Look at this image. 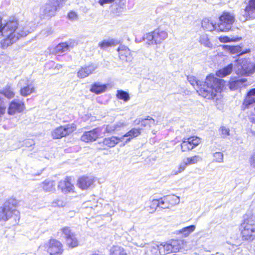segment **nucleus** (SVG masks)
<instances>
[{
	"label": "nucleus",
	"instance_id": "nucleus-1",
	"mask_svg": "<svg viewBox=\"0 0 255 255\" xmlns=\"http://www.w3.org/2000/svg\"><path fill=\"white\" fill-rule=\"evenodd\" d=\"M187 79L192 86H197L196 90L199 96L209 100L217 97L227 85L225 80L217 78L213 73L208 74L204 81L198 80L193 76L188 77Z\"/></svg>",
	"mask_w": 255,
	"mask_h": 255
},
{
	"label": "nucleus",
	"instance_id": "nucleus-2",
	"mask_svg": "<svg viewBox=\"0 0 255 255\" xmlns=\"http://www.w3.org/2000/svg\"><path fill=\"white\" fill-rule=\"evenodd\" d=\"M35 28V24L33 22H26L18 25L17 21L14 19L4 22L0 19V33L6 37L5 42L7 45L15 42L20 37L26 36Z\"/></svg>",
	"mask_w": 255,
	"mask_h": 255
},
{
	"label": "nucleus",
	"instance_id": "nucleus-3",
	"mask_svg": "<svg viewBox=\"0 0 255 255\" xmlns=\"http://www.w3.org/2000/svg\"><path fill=\"white\" fill-rule=\"evenodd\" d=\"M18 202L14 198H10L0 206V220L6 221L13 218L15 223L20 219L19 212L16 209Z\"/></svg>",
	"mask_w": 255,
	"mask_h": 255
},
{
	"label": "nucleus",
	"instance_id": "nucleus-4",
	"mask_svg": "<svg viewBox=\"0 0 255 255\" xmlns=\"http://www.w3.org/2000/svg\"><path fill=\"white\" fill-rule=\"evenodd\" d=\"M240 230L243 241L252 242L255 240V216L253 214H245Z\"/></svg>",
	"mask_w": 255,
	"mask_h": 255
},
{
	"label": "nucleus",
	"instance_id": "nucleus-5",
	"mask_svg": "<svg viewBox=\"0 0 255 255\" xmlns=\"http://www.w3.org/2000/svg\"><path fill=\"white\" fill-rule=\"evenodd\" d=\"M180 201L179 198L174 195H168L158 199H153L147 207L149 213H153L157 208L162 209H170L177 205Z\"/></svg>",
	"mask_w": 255,
	"mask_h": 255
},
{
	"label": "nucleus",
	"instance_id": "nucleus-6",
	"mask_svg": "<svg viewBox=\"0 0 255 255\" xmlns=\"http://www.w3.org/2000/svg\"><path fill=\"white\" fill-rule=\"evenodd\" d=\"M217 23L218 32H228L232 30L233 25L235 22V15L226 10L223 11L218 17Z\"/></svg>",
	"mask_w": 255,
	"mask_h": 255
},
{
	"label": "nucleus",
	"instance_id": "nucleus-7",
	"mask_svg": "<svg viewBox=\"0 0 255 255\" xmlns=\"http://www.w3.org/2000/svg\"><path fill=\"white\" fill-rule=\"evenodd\" d=\"M186 242L184 240L172 239L168 242L162 243L159 245V250L162 255L177 253L184 247Z\"/></svg>",
	"mask_w": 255,
	"mask_h": 255
},
{
	"label": "nucleus",
	"instance_id": "nucleus-8",
	"mask_svg": "<svg viewBox=\"0 0 255 255\" xmlns=\"http://www.w3.org/2000/svg\"><path fill=\"white\" fill-rule=\"evenodd\" d=\"M168 33L165 30L158 27L152 31L146 33L143 39L146 40L149 44H158L162 43L165 39L167 38Z\"/></svg>",
	"mask_w": 255,
	"mask_h": 255
},
{
	"label": "nucleus",
	"instance_id": "nucleus-9",
	"mask_svg": "<svg viewBox=\"0 0 255 255\" xmlns=\"http://www.w3.org/2000/svg\"><path fill=\"white\" fill-rule=\"evenodd\" d=\"M201 141V138L196 135L184 137L180 144L181 151L184 153L189 152L199 146Z\"/></svg>",
	"mask_w": 255,
	"mask_h": 255
},
{
	"label": "nucleus",
	"instance_id": "nucleus-10",
	"mask_svg": "<svg viewBox=\"0 0 255 255\" xmlns=\"http://www.w3.org/2000/svg\"><path fill=\"white\" fill-rule=\"evenodd\" d=\"M64 0H49L41 8L45 16L52 17L62 6Z\"/></svg>",
	"mask_w": 255,
	"mask_h": 255
},
{
	"label": "nucleus",
	"instance_id": "nucleus-11",
	"mask_svg": "<svg viewBox=\"0 0 255 255\" xmlns=\"http://www.w3.org/2000/svg\"><path fill=\"white\" fill-rule=\"evenodd\" d=\"M239 19L242 21L255 19V0H249L239 14Z\"/></svg>",
	"mask_w": 255,
	"mask_h": 255
},
{
	"label": "nucleus",
	"instance_id": "nucleus-12",
	"mask_svg": "<svg viewBox=\"0 0 255 255\" xmlns=\"http://www.w3.org/2000/svg\"><path fill=\"white\" fill-rule=\"evenodd\" d=\"M45 246L50 255H62L64 250L63 245L60 241L56 239H50Z\"/></svg>",
	"mask_w": 255,
	"mask_h": 255
},
{
	"label": "nucleus",
	"instance_id": "nucleus-13",
	"mask_svg": "<svg viewBox=\"0 0 255 255\" xmlns=\"http://www.w3.org/2000/svg\"><path fill=\"white\" fill-rule=\"evenodd\" d=\"M76 129L74 124H68L64 126H60L55 128L52 132L53 138L59 139L73 132Z\"/></svg>",
	"mask_w": 255,
	"mask_h": 255
},
{
	"label": "nucleus",
	"instance_id": "nucleus-14",
	"mask_svg": "<svg viewBox=\"0 0 255 255\" xmlns=\"http://www.w3.org/2000/svg\"><path fill=\"white\" fill-rule=\"evenodd\" d=\"M102 130V128H97L93 130L85 131L81 137L83 141L88 142L96 140L100 136H102L101 132Z\"/></svg>",
	"mask_w": 255,
	"mask_h": 255
},
{
	"label": "nucleus",
	"instance_id": "nucleus-15",
	"mask_svg": "<svg viewBox=\"0 0 255 255\" xmlns=\"http://www.w3.org/2000/svg\"><path fill=\"white\" fill-rule=\"evenodd\" d=\"M17 86L20 88V94L23 97H26L34 92V87L29 84V81L27 79L20 80Z\"/></svg>",
	"mask_w": 255,
	"mask_h": 255
},
{
	"label": "nucleus",
	"instance_id": "nucleus-16",
	"mask_svg": "<svg viewBox=\"0 0 255 255\" xmlns=\"http://www.w3.org/2000/svg\"><path fill=\"white\" fill-rule=\"evenodd\" d=\"M25 106L22 102L14 99L9 103L7 113L9 115H13L16 113L22 112Z\"/></svg>",
	"mask_w": 255,
	"mask_h": 255
},
{
	"label": "nucleus",
	"instance_id": "nucleus-17",
	"mask_svg": "<svg viewBox=\"0 0 255 255\" xmlns=\"http://www.w3.org/2000/svg\"><path fill=\"white\" fill-rule=\"evenodd\" d=\"M97 68V65L94 63L82 66L77 72V77L80 79L86 78L93 74Z\"/></svg>",
	"mask_w": 255,
	"mask_h": 255
},
{
	"label": "nucleus",
	"instance_id": "nucleus-18",
	"mask_svg": "<svg viewBox=\"0 0 255 255\" xmlns=\"http://www.w3.org/2000/svg\"><path fill=\"white\" fill-rule=\"evenodd\" d=\"M202 27L206 31L218 32L217 23L214 22L208 18H204L201 22Z\"/></svg>",
	"mask_w": 255,
	"mask_h": 255
},
{
	"label": "nucleus",
	"instance_id": "nucleus-19",
	"mask_svg": "<svg viewBox=\"0 0 255 255\" xmlns=\"http://www.w3.org/2000/svg\"><path fill=\"white\" fill-rule=\"evenodd\" d=\"M94 179L92 177L83 176L78 180V185L82 189H87L94 182Z\"/></svg>",
	"mask_w": 255,
	"mask_h": 255
},
{
	"label": "nucleus",
	"instance_id": "nucleus-20",
	"mask_svg": "<svg viewBox=\"0 0 255 255\" xmlns=\"http://www.w3.org/2000/svg\"><path fill=\"white\" fill-rule=\"evenodd\" d=\"M74 186L70 183L67 178L64 180L60 181L58 185V189L65 194L71 192L73 190Z\"/></svg>",
	"mask_w": 255,
	"mask_h": 255
},
{
	"label": "nucleus",
	"instance_id": "nucleus-21",
	"mask_svg": "<svg viewBox=\"0 0 255 255\" xmlns=\"http://www.w3.org/2000/svg\"><path fill=\"white\" fill-rule=\"evenodd\" d=\"M107 84H102L99 82H95L91 85L90 91L96 94H100L106 91Z\"/></svg>",
	"mask_w": 255,
	"mask_h": 255
},
{
	"label": "nucleus",
	"instance_id": "nucleus-22",
	"mask_svg": "<svg viewBox=\"0 0 255 255\" xmlns=\"http://www.w3.org/2000/svg\"><path fill=\"white\" fill-rule=\"evenodd\" d=\"M74 42L72 44L71 42L68 44L67 42L61 43L57 45L54 48L55 52L61 53L69 50L70 48H73L74 45Z\"/></svg>",
	"mask_w": 255,
	"mask_h": 255
},
{
	"label": "nucleus",
	"instance_id": "nucleus-23",
	"mask_svg": "<svg viewBox=\"0 0 255 255\" xmlns=\"http://www.w3.org/2000/svg\"><path fill=\"white\" fill-rule=\"evenodd\" d=\"M232 64H229L223 68L217 70L216 72V75L217 76L221 78L225 77L230 74V73L232 72Z\"/></svg>",
	"mask_w": 255,
	"mask_h": 255
},
{
	"label": "nucleus",
	"instance_id": "nucleus-24",
	"mask_svg": "<svg viewBox=\"0 0 255 255\" xmlns=\"http://www.w3.org/2000/svg\"><path fill=\"white\" fill-rule=\"evenodd\" d=\"M247 79H240L236 80H230L229 82V87L232 91H235L241 88L243 84L247 82Z\"/></svg>",
	"mask_w": 255,
	"mask_h": 255
},
{
	"label": "nucleus",
	"instance_id": "nucleus-25",
	"mask_svg": "<svg viewBox=\"0 0 255 255\" xmlns=\"http://www.w3.org/2000/svg\"><path fill=\"white\" fill-rule=\"evenodd\" d=\"M118 43L119 41L118 40L111 38L107 40H104L102 42L99 43V46L101 49H105L107 47L115 46Z\"/></svg>",
	"mask_w": 255,
	"mask_h": 255
},
{
	"label": "nucleus",
	"instance_id": "nucleus-26",
	"mask_svg": "<svg viewBox=\"0 0 255 255\" xmlns=\"http://www.w3.org/2000/svg\"><path fill=\"white\" fill-rule=\"evenodd\" d=\"M65 242L66 245L71 248H75L79 245V242L75 234L66 239Z\"/></svg>",
	"mask_w": 255,
	"mask_h": 255
},
{
	"label": "nucleus",
	"instance_id": "nucleus-27",
	"mask_svg": "<svg viewBox=\"0 0 255 255\" xmlns=\"http://www.w3.org/2000/svg\"><path fill=\"white\" fill-rule=\"evenodd\" d=\"M120 140L121 138L116 136H112L110 138H105L103 141V144L105 145H107L108 147H114Z\"/></svg>",
	"mask_w": 255,
	"mask_h": 255
},
{
	"label": "nucleus",
	"instance_id": "nucleus-28",
	"mask_svg": "<svg viewBox=\"0 0 255 255\" xmlns=\"http://www.w3.org/2000/svg\"><path fill=\"white\" fill-rule=\"evenodd\" d=\"M0 93L7 99H11L14 96L13 89L10 86H6L0 91Z\"/></svg>",
	"mask_w": 255,
	"mask_h": 255
},
{
	"label": "nucleus",
	"instance_id": "nucleus-29",
	"mask_svg": "<svg viewBox=\"0 0 255 255\" xmlns=\"http://www.w3.org/2000/svg\"><path fill=\"white\" fill-rule=\"evenodd\" d=\"M55 183L53 180H45L42 183V187L46 192H52L55 190Z\"/></svg>",
	"mask_w": 255,
	"mask_h": 255
},
{
	"label": "nucleus",
	"instance_id": "nucleus-30",
	"mask_svg": "<svg viewBox=\"0 0 255 255\" xmlns=\"http://www.w3.org/2000/svg\"><path fill=\"white\" fill-rule=\"evenodd\" d=\"M199 160V156L197 155H194L186 157L183 162L187 166L190 165L196 164Z\"/></svg>",
	"mask_w": 255,
	"mask_h": 255
},
{
	"label": "nucleus",
	"instance_id": "nucleus-31",
	"mask_svg": "<svg viewBox=\"0 0 255 255\" xmlns=\"http://www.w3.org/2000/svg\"><path fill=\"white\" fill-rule=\"evenodd\" d=\"M111 255H127L123 248L119 246H114L110 250Z\"/></svg>",
	"mask_w": 255,
	"mask_h": 255
},
{
	"label": "nucleus",
	"instance_id": "nucleus-32",
	"mask_svg": "<svg viewBox=\"0 0 255 255\" xmlns=\"http://www.w3.org/2000/svg\"><path fill=\"white\" fill-rule=\"evenodd\" d=\"M60 231L62 233V237L65 240L75 234L69 227H64Z\"/></svg>",
	"mask_w": 255,
	"mask_h": 255
},
{
	"label": "nucleus",
	"instance_id": "nucleus-33",
	"mask_svg": "<svg viewBox=\"0 0 255 255\" xmlns=\"http://www.w3.org/2000/svg\"><path fill=\"white\" fill-rule=\"evenodd\" d=\"M195 229V225H190L184 227L179 231V233L182 234L185 237L188 236Z\"/></svg>",
	"mask_w": 255,
	"mask_h": 255
},
{
	"label": "nucleus",
	"instance_id": "nucleus-34",
	"mask_svg": "<svg viewBox=\"0 0 255 255\" xmlns=\"http://www.w3.org/2000/svg\"><path fill=\"white\" fill-rule=\"evenodd\" d=\"M219 41L221 43H227L230 42H235L239 41L241 39V37H237L235 38H231L227 36H221L218 37Z\"/></svg>",
	"mask_w": 255,
	"mask_h": 255
},
{
	"label": "nucleus",
	"instance_id": "nucleus-35",
	"mask_svg": "<svg viewBox=\"0 0 255 255\" xmlns=\"http://www.w3.org/2000/svg\"><path fill=\"white\" fill-rule=\"evenodd\" d=\"M213 161L215 162H222L224 159V154L222 152H216L213 155Z\"/></svg>",
	"mask_w": 255,
	"mask_h": 255
},
{
	"label": "nucleus",
	"instance_id": "nucleus-36",
	"mask_svg": "<svg viewBox=\"0 0 255 255\" xmlns=\"http://www.w3.org/2000/svg\"><path fill=\"white\" fill-rule=\"evenodd\" d=\"M222 47L223 49L230 51L232 54L237 53L240 48V47L238 46H230L227 45H223Z\"/></svg>",
	"mask_w": 255,
	"mask_h": 255
},
{
	"label": "nucleus",
	"instance_id": "nucleus-37",
	"mask_svg": "<svg viewBox=\"0 0 255 255\" xmlns=\"http://www.w3.org/2000/svg\"><path fill=\"white\" fill-rule=\"evenodd\" d=\"M140 134V128H132L128 131V140L138 136Z\"/></svg>",
	"mask_w": 255,
	"mask_h": 255
},
{
	"label": "nucleus",
	"instance_id": "nucleus-38",
	"mask_svg": "<svg viewBox=\"0 0 255 255\" xmlns=\"http://www.w3.org/2000/svg\"><path fill=\"white\" fill-rule=\"evenodd\" d=\"M117 97L118 99L123 100L125 101H128V93L123 90H118Z\"/></svg>",
	"mask_w": 255,
	"mask_h": 255
},
{
	"label": "nucleus",
	"instance_id": "nucleus-39",
	"mask_svg": "<svg viewBox=\"0 0 255 255\" xmlns=\"http://www.w3.org/2000/svg\"><path fill=\"white\" fill-rule=\"evenodd\" d=\"M186 167L187 166L185 164V163L183 162L180 163L178 165L177 170L173 171V174L177 175L183 172L185 170Z\"/></svg>",
	"mask_w": 255,
	"mask_h": 255
},
{
	"label": "nucleus",
	"instance_id": "nucleus-40",
	"mask_svg": "<svg viewBox=\"0 0 255 255\" xmlns=\"http://www.w3.org/2000/svg\"><path fill=\"white\" fill-rule=\"evenodd\" d=\"M52 205L53 207H64L65 203L63 202L62 198H57L52 202Z\"/></svg>",
	"mask_w": 255,
	"mask_h": 255
},
{
	"label": "nucleus",
	"instance_id": "nucleus-41",
	"mask_svg": "<svg viewBox=\"0 0 255 255\" xmlns=\"http://www.w3.org/2000/svg\"><path fill=\"white\" fill-rule=\"evenodd\" d=\"M159 250V245L152 247L150 251V255H162Z\"/></svg>",
	"mask_w": 255,
	"mask_h": 255
},
{
	"label": "nucleus",
	"instance_id": "nucleus-42",
	"mask_svg": "<svg viewBox=\"0 0 255 255\" xmlns=\"http://www.w3.org/2000/svg\"><path fill=\"white\" fill-rule=\"evenodd\" d=\"M221 135L224 137L229 135L230 130L224 127H222L220 128Z\"/></svg>",
	"mask_w": 255,
	"mask_h": 255
},
{
	"label": "nucleus",
	"instance_id": "nucleus-43",
	"mask_svg": "<svg viewBox=\"0 0 255 255\" xmlns=\"http://www.w3.org/2000/svg\"><path fill=\"white\" fill-rule=\"evenodd\" d=\"M115 130V128L112 126L108 125L106 127L105 131L108 133H111Z\"/></svg>",
	"mask_w": 255,
	"mask_h": 255
},
{
	"label": "nucleus",
	"instance_id": "nucleus-44",
	"mask_svg": "<svg viewBox=\"0 0 255 255\" xmlns=\"http://www.w3.org/2000/svg\"><path fill=\"white\" fill-rule=\"evenodd\" d=\"M68 16L70 19L74 20L77 18V15L76 12L71 11L68 13Z\"/></svg>",
	"mask_w": 255,
	"mask_h": 255
},
{
	"label": "nucleus",
	"instance_id": "nucleus-45",
	"mask_svg": "<svg viewBox=\"0 0 255 255\" xmlns=\"http://www.w3.org/2000/svg\"><path fill=\"white\" fill-rule=\"evenodd\" d=\"M5 108L2 105L1 99L0 98V118L5 113Z\"/></svg>",
	"mask_w": 255,
	"mask_h": 255
},
{
	"label": "nucleus",
	"instance_id": "nucleus-46",
	"mask_svg": "<svg viewBox=\"0 0 255 255\" xmlns=\"http://www.w3.org/2000/svg\"><path fill=\"white\" fill-rule=\"evenodd\" d=\"M115 0H99V3L101 5L103 6L105 4L112 3Z\"/></svg>",
	"mask_w": 255,
	"mask_h": 255
},
{
	"label": "nucleus",
	"instance_id": "nucleus-47",
	"mask_svg": "<svg viewBox=\"0 0 255 255\" xmlns=\"http://www.w3.org/2000/svg\"><path fill=\"white\" fill-rule=\"evenodd\" d=\"M141 123V125L142 127H146L147 126H148L150 127V124L147 123L146 121H145V120L141 119V120L138 121V124Z\"/></svg>",
	"mask_w": 255,
	"mask_h": 255
},
{
	"label": "nucleus",
	"instance_id": "nucleus-48",
	"mask_svg": "<svg viewBox=\"0 0 255 255\" xmlns=\"http://www.w3.org/2000/svg\"><path fill=\"white\" fill-rule=\"evenodd\" d=\"M24 144L26 146L30 147L34 144V142L32 140H27L25 141Z\"/></svg>",
	"mask_w": 255,
	"mask_h": 255
},
{
	"label": "nucleus",
	"instance_id": "nucleus-49",
	"mask_svg": "<svg viewBox=\"0 0 255 255\" xmlns=\"http://www.w3.org/2000/svg\"><path fill=\"white\" fill-rule=\"evenodd\" d=\"M143 119L145 120V121H148L150 122H152L153 123H154L155 122L154 120L149 116H147L146 118H144Z\"/></svg>",
	"mask_w": 255,
	"mask_h": 255
},
{
	"label": "nucleus",
	"instance_id": "nucleus-50",
	"mask_svg": "<svg viewBox=\"0 0 255 255\" xmlns=\"http://www.w3.org/2000/svg\"><path fill=\"white\" fill-rule=\"evenodd\" d=\"M250 162L251 164L255 166V158L254 157H252L251 158Z\"/></svg>",
	"mask_w": 255,
	"mask_h": 255
},
{
	"label": "nucleus",
	"instance_id": "nucleus-51",
	"mask_svg": "<svg viewBox=\"0 0 255 255\" xmlns=\"http://www.w3.org/2000/svg\"><path fill=\"white\" fill-rule=\"evenodd\" d=\"M250 122L253 124H255V118H251L250 119Z\"/></svg>",
	"mask_w": 255,
	"mask_h": 255
},
{
	"label": "nucleus",
	"instance_id": "nucleus-52",
	"mask_svg": "<svg viewBox=\"0 0 255 255\" xmlns=\"http://www.w3.org/2000/svg\"><path fill=\"white\" fill-rule=\"evenodd\" d=\"M124 50V47L123 46H121V47H120L118 49V51H123Z\"/></svg>",
	"mask_w": 255,
	"mask_h": 255
},
{
	"label": "nucleus",
	"instance_id": "nucleus-53",
	"mask_svg": "<svg viewBox=\"0 0 255 255\" xmlns=\"http://www.w3.org/2000/svg\"><path fill=\"white\" fill-rule=\"evenodd\" d=\"M124 137H127L128 136V133H126V134H125V135H124Z\"/></svg>",
	"mask_w": 255,
	"mask_h": 255
},
{
	"label": "nucleus",
	"instance_id": "nucleus-54",
	"mask_svg": "<svg viewBox=\"0 0 255 255\" xmlns=\"http://www.w3.org/2000/svg\"><path fill=\"white\" fill-rule=\"evenodd\" d=\"M119 54L122 55V53L121 52L119 53Z\"/></svg>",
	"mask_w": 255,
	"mask_h": 255
},
{
	"label": "nucleus",
	"instance_id": "nucleus-55",
	"mask_svg": "<svg viewBox=\"0 0 255 255\" xmlns=\"http://www.w3.org/2000/svg\"><path fill=\"white\" fill-rule=\"evenodd\" d=\"M93 255H98V254H94Z\"/></svg>",
	"mask_w": 255,
	"mask_h": 255
}]
</instances>
